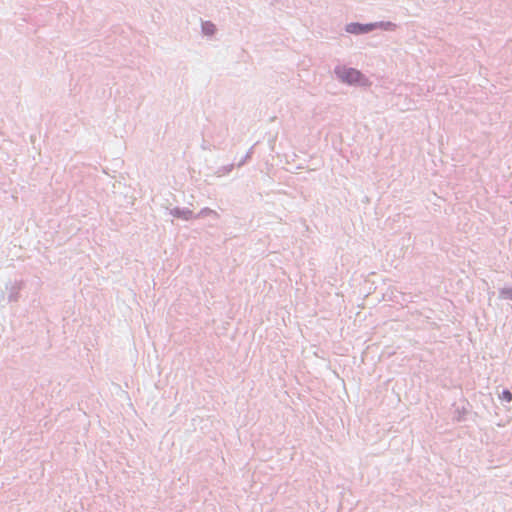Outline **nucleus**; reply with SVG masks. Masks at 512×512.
Returning a JSON list of instances; mask_svg holds the SVG:
<instances>
[{
	"label": "nucleus",
	"mask_w": 512,
	"mask_h": 512,
	"mask_svg": "<svg viewBox=\"0 0 512 512\" xmlns=\"http://www.w3.org/2000/svg\"><path fill=\"white\" fill-rule=\"evenodd\" d=\"M336 74L342 81L349 84L359 83L362 80V74L353 68H337Z\"/></svg>",
	"instance_id": "obj_1"
},
{
	"label": "nucleus",
	"mask_w": 512,
	"mask_h": 512,
	"mask_svg": "<svg viewBox=\"0 0 512 512\" xmlns=\"http://www.w3.org/2000/svg\"><path fill=\"white\" fill-rule=\"evenodd\" d=\"M378 25L377 24H358V23H350L346 26V31L351 34H361V33H367L375 29Z\"/></svg>",
	"instance_id": "obj_2"
},
{
	"label": "nucleus",
	"mask_w": 512,
	"mask_h": 512,
	"mask_svg": "<svg viewBox=\"0 0 512 512\" xmlns=\"http://www.w3.org/2000/svg\"><path fill=\"white\" fill-rule=\"evenodd\" d=\"M501 398L509 402L512 400V394L508 390H505L503 391Z\"/></svg>",
	"instance_id": "obj_3"
},
{
	"label": "nucleus",
	"mask_w": 512,
	"mask_h": 512,
	"mask_svg": "<svg viewBox=\"0 0 512 512\" xmlns=\"http://www.w3.org/2000/svg\"><path fill=\"white\" fill-rule=\"evenodd\" d=\"M213 28L214 26L212 24H207L204 26V29L206 30L207 33H212L213 32Z\"/></svg>",
	"instance_id": "obj_4"
}]
</instances>
